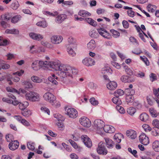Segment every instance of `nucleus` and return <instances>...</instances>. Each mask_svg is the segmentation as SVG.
<instances>
[{
  "instance_id": "28",
  "label": "nucleus",
  "mask_w": 159,
  "mask_h": 159,
  "mask_svg": "<svg viewBox=\"0 0 159 159\" xmlns=\"http://www.w3.org/2000/svg\"><path fill=\"white\" fill-rule=\"evenodd\" d=\"M9 43V41L7 39H4L2 37L0 36V46H6Z\"/></svg>"
},
{
  "instance_id": "54",
  "label": "nucleus",
  "mask_w": 159,
  "mask_h": 159,
  "mask_svg": "<svg viewBox=\"0 0 159 159\" xmlns=\"http://www.w3.org/2000/svg\"><path fill=\"white\" fill-rule=\"evenodd\" d=\"M152 125L155 128H159V121L157 119L153 120L152 122Z\"/></svg>"
},
{
  "instance_id": "55",
  "label": "nucleus",
  "mask_w": 159,
  "mask_h": 159,
  "mask_svg": "<svg viewBox=\"0 0 159 159\" xmlns=\"http://www.w3.org/2000/svg\"><path fill=\"white\" fill-rule=\"evenodd\" d=\"M90 102L93 105H96L98 104V102L94 98H91L89 100Z\"/></svg>"
},
{
  "instance_id": "63",
  "label": "nucleus",
  "mask_w": 159,
  "mask_h": 159,
  "mask_svg": "<svg viewBox=\"0 0 159 159\" xmlns=\"http://www.w3.org/2000/svg\"><path fill=\"white\" fill-rule=\"evenodd\" d=\"M89 87L91 89H95L97 87V85L93 82H91L89 84Z\"/></svg>"
},
{
  "instance_id": "47",
  "label": "nucleus",
  "mask_w": 159,
  "mask_h": 159,
  "mask_svg": "<svg viewBox=\"0 0 159 159\" xmlns=\"http://www.w3.org/2000/svg\"><path fill=\"white\" fill-rule=\"evenodd\" d=\"M151 134L155 136H159V128H155L152 131Z\"/></svg>"
},
{
  "instance_id": "21",
  "label": "nucleus",
  "mask_w": 159,
  "mask_h": 159,
  "mask_svg": "<svg viewBox=\"0 0 159 159\" xmlns=\"http://www.w3.org/2000/svg\"><path fill=\"white\" fill-rule=\"evenodd\" d=\"M123 138V135L120 133L115 134L114 136V140L118 143H120L121 141V138Z\"/></svg>"
},
{
  "instance_id": "39",
  "label": "nucleus",
  "mask_w": 159,
  "mask_h": 159,
  "mask_svg": "<svg viewBox=\"0 0 159 159\" xmlns=\"http://www.w3.org/2000/svg\"><path fill=\"white\" fill-rule=\"evenodd\" d=\"M11 7L13 10H16L19 7V4L17 1L13 2L11 5Z\"/></svg>"
},
{
  "instance_id": "4",
  "label": "nucleus",
  "mask_w": 159,
  "mask_h": 159,
  "mask_svg": "<svg viewBox=\"0 0 159 159\" xmlns=\"http://www.w3.org/2000/svg\"><path fill=\"white\" fill-rule=\"evenodd\" d=\"M97 151L100 154L106 155L107 153V151L105 148L104 144L102 142L99 143Z\"/></svg>"
},
{
  "instance_id": "1",
  "label": "nucleus",
  "mask_w": 159,
  "mask_h": 159,
  "mask_svg": "<svg viewBox=\"0 0 159 159\" xmlns=\"http://www.w3.org/2000/svg\"><path fill=\"white\" fill-rule=\"evenodd\" d=\"M56 70H58L59 75L60 77L65 79L67 81L66 82L72 84H76V81L73 80L74 76L76 75L78 72V70L74 67L69 66L61 65L59 61H51L50 67Z\"/></svg>"
},
{
  "instance_id": "36",
  "label": "nucleus",
  "mask_w": 159,
  "mask_h": 159,
  "mask_svg": "<svg viewBox=\"0 0 159 159\" xmlns=\"http://www.w3.org/2000/svg\"><path fill=\"white\" fill-rule=\"evenodd\" d=\"M120 80L122 82L125 83H129L131 82L130 77L127 75L122 76L121 77Z\"/></svg>"
},
{
  "instance_id": "34",
  "label": "nucleus",
  "mask_w": 159,
  "mask_h": 159,
  "mask_svg": "<svg viewBox=\"0 0 159 159\" xmlns=\"http://www.w3.org/2000/svg\"><path fill=\"white\" fill-rule=\"evenodd\" d=\"M3 61L0 60V70L6 69L9 68L10 65L7 64L3 63Z\"/></svg>"
},
{
  "instance_id": "25",
  "label": "nucleus",
  "mask_w": 159,
  "mask_h": 159,
  "mask_svg": "<svg viewBox=\"0 0 159 159\" xmlns=\"http://www.w3.org/2000/svg\"><path fill=\"white\" fill-rule=\"evenodd\" d=\"M153 149L156 152H159V141L155 140L153 142L152 144Z\"/></svg>"
},
{
  "instance_id": "13",
  "label": "nucleus",
  "mask_w": 159,
  "mask_h": 159,
  "mask_svg": "<svg viewBox=\"0 0 159 159\" xmlns=\"http://www.w3.org/2000/svg\"><path fill=\"white\" fill-rule=\"evenodd\" d=\"M67 18L66 15L65 14H60L58 15L55 18V21L58 24H61Z\"/></svg>"
},
{
  "instance_id": "6",
  "label": "nucleus",
  "mask_w": 159,
  "mask_h": 159,
  "mask_svg": "<svg viewBox=\"0 0 159 159\" xmlns=\"http://www.w3.org/2000/svg\"><path fill=\"white\" fill-rule=\"evenodd\" d=\"M80 124L83 126L89 127L91 126V123L90 120L85 116L81 117L79 120Z\"/></svg>"
},
{
  "instance_id": "14",
  "label": "nucleus",
  "mask_w": 159,
  "mask_h": 159,
  "mask_svg": "<svg viewBox=\"0 0 159 159\" xmlns=\"http://www.w3.org/2000/svg\"><path fill=\"white\" fill-rule=\"evenodd\" d=\"M19 145V142L17 140H14L9 143L8 147L10 150H14L18 148Z\"/></svg>"
},
{
  "instance_id": "48",
  "label": "nucleus",
  "mask_w": 159,
  "mask_h": 159,
  "mask_svg": "<svg viewBox=\"0 0 159 159\" xmlns=\"http://www.w3.org/2000/svg\"><path fill=\"white\" fill-rule=\"evenodd\" d=\"M6 139L7 142H11L13 141V136L11 134H8L6 135Z\"/></svg>"
},
{
  "instance_id": "44",
  "label": "nucleus",
  "mask_w": 159,
  "mask_h": 159,
  "mask_svg": "<svg viewBox=\"0 0 159 159\" xmlns=\"http://www.w3.org/2000/svg\"><path fill=\"white\" fill-rule=\"evenodd\" d=\"M2 20H5L7 21L11 18V15L10 14H7L1 16Z\"/></svg>"
},
{
  "instance_id": "53",
  "label": "nucleus",
  "mask_w": 159,
  "mask_h": 159,
  "mask_svg": "<svg viewBox=\"0 0 159 159\" xmlns=\"http://www.w3.org/2000/svg\"><path fill=\"white\" fill-rule=\"evenodd\" d=\"M149 77L150 80L152 82L156 80L157 79V77L156 75L153 73H151L149 75Z\"/></svg>"
},
{
  "instance_id": "60",
  "label": "nucleus",
  "mask_w": 159,
  "mask_h": 159,
  "mask_svg": "<svg viewBox=\"0 0 159 159\" xmlns=\"http://www.w3.org/2000/svg\"><path fill=\"white\" fill-rule=\"evenodd\" d=\"M127 13L128 15L132 17H133L135 15V12L131 10H128Z\"/></svg>"
},
{
  "instance_id": "32",
  "label": "nucleus",
  "mask_w": 159,
  "mask_h": 159,
  "mask_svg": "<svg viewBox=\"0 0 159 159\" xmlns=\"http://www.w3.org/2000/svg\"><path fill=\"white\" fill-rule=\"evenodd\" d=\"M136 111V109L133 107H129L127 110V113L131 116H133Z\"/></svg>"
},
{
  "instance_id": "46",
  "label": "nucleus",
  "mask_w": 159,
  "mask_h": 159,
  "mask_svg": "<svg viewBox=\"0 0 159 159\" xmlns=\"http://www.w3.org/2000/svg\"><path fill=\"white\" fill-rule=\"evenodd\" d=\"M44 14L47 16H55L57 15L58 13L57 11L54 12L53 13H51L48 11H45L44 12Z\"/></svg>"
},
{
  "instance_id": "33",
  "label": "nucleus",
  "mask_w": 159,
  "mask_h": 159,
  "mask_svg": "<svg viewBox=\"0 0 159 159\" xmlns=\"http://www.w3.org/2000/svg\"><path fill=\"white\" fill-rule=\"evenodd\" d=\"M36 25L43 28H45L47 26L48 24L45 20H43L42 21H40L37 22Z\"/></svg>"
},
{
  "instance_id": "22",
  "label": "nucleus",
  "mask_w": 159,
  "mask_h": 159,
  "mask_svg": "<svg viewBox=\"0 0 159 159\" xmlns=\"http://www.w3.org/2000/svg\"><path fill=\"white\" fill-rule=\"evenodd\" d=\"M29 51L31 53L39 52L40 51L39 48L36 45H32L30 47ZM40 51L42 52V50Z\"/></svg>"
},
{
  "instance_id": "20",
  "label": "nucleus",
  "mask_w": 159,
  "mask_h": 159,
  "mask_svg": "<svg viewBox=\"0 0 159 159\" xmlns=\"http://www.w3.org/2000/svg\"><path fill=\"white\" fill-rule=\"evenodd\" d=\"M96 46L95 41L93 39H91L87 44L88 48L92 50L94 49Z\"/></svg>"
},
{
  "instance_id": "8",
  "label": "nucleus",
  "mask_w": 159,
  "mask_h": 159,
  "mask_svg": "<svg viewBox=\"0 0 159 159\" xmlns=\"http://www.w3.org/2000/svg\"><path fill=\"white\" fill-rule=\"evenodd\" d=\"M139 139L141 143L144 145H147L149 143V138L144 133L142 134L139 136Z\"/></svg>"
},
{
  "instance_id": "10",
  "label": "nucleus",
  "mask_w": 159,
  "mask_h": 159,
  "mask_svg": "<svg viewBox=\"0 0 159 159\" xmlns=\"http://www.w3.org/2000/svg\"><path fill=\"white\" fill-rule=\"evenodd\" d=\"M98 33L105 38L109 39L110 34L105 29L100 28L97 29Z\"/></svg>"
},
{
  "instance_id": "30",
  "label": "nucleus",
  "mask_w": 159,
  "mask_h": 159,
  "mask_svg": "<svg viewBox=\"0 0 159 159\" xmlns=\"http://www.w3.org/2000/svg\"><path fill=\"white\" fill-rule=\"evenodd\" d=\"M21 113L23 116L25 117H29L32 114L31 111L27 109H25L24 110L22 111Z\"/></svg>"
},
{
  "instance_id": "31",
  "label": "nucleus",
  "mask_w": 159,
  "mask_h": 159,
  "mask_svg": "<svg viewBox=\"0 0 159 159\" xmlns=\"http://www.w3.org/2000/svg\"><path fill=\"white\" fill-rule=\"evenodd\" d=\"M78 14L82 17L90 16L91 15L90 13L84 10L80 11Z\"/></svg>"
},
{
  "instance_id": "43",
  "label": "nucleus",
  "mask_w": 159,
  "mask_h": 159,
  "mask_svg": "<svg viewBox=\"0 0 159 159\" xmlns=\"http://www.w3.org/2000/svg\"><path fill=\"white\" fill-rule=\"evenodd\" d=\"M39 62L38 61H35L33 62L32 64V67L34 70H37L39 69L38 66Z\"/></svg>"
},
{
  "instance_id": "9",
  "label": "nucleus",
  "mask_w": 159,
  "mask_h": 159,
  "mask_svg": "<svg viewBox=\"0 0 159 159\" xmlns=\"http://www.w3.org/2000/svg\"><path fill=\"white\" fill-rule=\"evenodd\" d=\"M63 39L62 37L59 35H54L51 38V42L54 44H58L60 43Z\"/></svg>"
},
{
  "instance_id": "57",
  "label": "nucleus",
  "mask_w": 159,
  "mask_h": 159,
  "mask_svg": "<svg viewBox=\"0 0 159 159\" xmlns=\"http://www.w3.org/2000/svg\"><path fill=\"white\" fill-rule=\"evenodd\" d=\"M53 106L56 107H59L60 106V103L59 101H54L53 102L50 103Z\"/></svg>"
},
{
  "instance_id": "27",
  "label": "nucleus",
  "mask_w": 159,
  "mask_h": 159,
  "mask_svg": "<svg viewBox=\"0 0 159 159\" xmlns=\"http://www.w3.org/2000/svg\"><path fill=\"white\" fill-rule=\"evenodd\" d=\"M50 62L47 61H40L39 62V66L42 67L49 68L50 67Z\"/></svg>"
},
{
  "instance_id": "56",
  "label": "nucleus",
  "mask_w": 159,
  "mask_h": 159,
  "mask_svg": "<svg viewBox=\"0 0 159 159\" xmlns=\"http://www.w3.org/2000/svg\"><path fill=\"white\" fill-rule=\"evenodd\" d=\"M69 142L70 143L72 146L75 149L78 148V147L76 143L74 141L70 139L69 140Z\"/></svg>"
},
{
  "instance_id": "42",
  "label": "nucleus",
  "mask_w": 159,
  "mask_h": 159,
  "mask_svg": "<svg viewBox=\"0 0 159 159\" xmlns=\"http://www.w3.org/2000/svg\"><path fill=\"white\" fill-rule=\"evenodd\" d=\"M31 79L34 82L40 83L42 82V79L36 76H32L31 78Z\"/></svg>"
},
{
  "instance_id": "64",
  "label": "nucleus",
  "mask_w": 159,
  "mask_h": 159,
  "mask_svg": "<svg viewBox=\"0 0 159 159\" xmlns=\"http://www.w3.org/2000/svg\"><path fill=\"white\" fill-rule=\"evenodd\" d=\"M24 72V70H21L20 71H18L13 73V75H17L19 76H20L23 74Z\"/></svg>"
},
{
  "instance_id": "16",
  "label": "nucleus",
  "mask_w": 159,
  "mask_h": 159,
  "mask_svg": "<svg viewBox=\"0 0 159 159\" xmlns=\"http://www.w3.org/2000/svg\"><path fill=\"white\" fill-rule=\"evenodd\" d=\"M103 129L105 132L109 133H114L115 131V128L113 127L108 125H104Z\"/></svg>"
},
{
  "instance_id": "61",
  "label": "nucleus",
  "mask_w": 159,
  "mask_h": 159,
  "mask_svg": "<svg viewBox=\"0 0 159 159\" xmlns=\"http://www.w3.org/2000/svg\"><path fill=\"white\" fill-rule=\"evenodd\" d=\"M68 41L69 44H74L75 42V40L72 37H69L68 39Z\"/></svg>"
},
{
  "instance_id": "62",
  "label": "nucleus",
  "mask_w": 159,
  "mask_h": 159,
  "mask_svg": "<svg viewBox=\"0 0 159 159\" xmlns=\"http://www.w3.org/2000/svg\"><path fill=\"white\" fill-rule=\"evenodd\" d=\"M116 108L120 113L123 114L125 113V111L123 107L118 106Z\"/></svg>"
},
{
  "instance_id": "38",
  "label": "nucleus",
  "mask_w": 159,
  "mask_h": 159,
  "mask_svg": "<svg viewBox=\"0 0 159 159\" xmlns=\"http://www.w3.org/2000/svg\"><path fill=\"white\" fill-rule=\"evenodd\" d=\"M54 116L56 118L58 121H63L64 120V118L61 115L59 114H54Z\"/></svg>"
},
{
  "instance_id": "17",
  "label": "nucleus",
  "mask_w": 159,
  "mask_h": 159,
  "mask_svg": "<svg viewBox=\"0 0 159 159\" xmlns=\"http://www.w3.org/2000/svg\"><path fill=\"white\" fill-rule=\"evenodd\" d=\"M105 140L107 148L111 149L113 148L115 144L113 141L108 138H105Z\"/></svg>"
},
{
  "instance_id": "5",
  "label": "nucleus",
  "mask_w": 159,
  "mask_h": 159,
  "mask_svg": "<svg viewBox=\"0 0 159 159\" xmlns=\"http://www.w3.org/2000/svg\"><path fill=\"white\" fill-rule=\"evenodd\" d=\"M44 99L50 103L53 102L56 100V97L52 94L47 92L43 96Z\"/></svg>"
},
{
  "instance_id": "45",
  "label": "nucleus",
  "mask_w": 159,
  "mask_h": 159,
  "mask_svg": "<svg viewBox=\"0 0 159 159\" xmlns=\"http://www.w3.org/2000/svg\"><path fill=\"white\" fill-rule=\"evenodd\" d=\"M110 31L115 38H118L120 36V33L114 29L111 30Z\"/></svg>"
},
{
  "instance_id": "49",
  "label": "nucleus",
  "mask_w": 159,
  "mask_h": 159,
  "mask_svg": "<svg viewBox=\"0 0 159 159\" xmlns=\"http://www.w3.org/2000/svg\"><path fill=\"white\" fill-rule=\"evenodd\" d=\"M134 99L133 95H127L126 98V100L128 103H131L133 102Z\"/></svg>"
},
{
  "instance_id": "29",
  "label": "nucleus",
  "mask_w": 159,
  "mask_h": 159,
  "mask_svg": "<svg viewBox=\"0 0 159 159\" xmlns=\"http://www.w3.org/2000/svg\"><path fill=\"white\" fill-rule=\"evenodd\" d=\"M5 33L7 34H19V30L16 29H7L5 31Z\"/></svg>"
},
{
  "instance_id": "40",
  "label": "nucleus",
  "mask_w": 159,
  "mask_h": 159,
  "mask_svg": "<svg viewBox=\"0 0 159 159\" xmlns=\"http://www.w3.org/2000/svg\"><path fill=\"white\" fill-rule=\"evenodd\" d=\"M124 93V91L122 89H119L116 90L114 93V96L118 97L123 95Z\"/></svg>"
},
{
  "instance_id": "37",
  "label": "nucleus",
  "mask_w": 159,
  "mask_h": 159,
  "mask_svg": "<svg viewBox=\"0 0 159 159\" xmlns=\"http://www.w3.org/2000/svg\"><path fill=\"white\" fill-rule=\"evenodd\" d=\"M125 92L126 95H133L135 93V91L133 89H126Z\"/></svg>"
},
{
  "instance_id": "12",
  "label": "nucleus",
  "mask_w": 159,
  "mask_h": 159,
  "mask_svg": "<svg viewBox=\"0 0 159 159\" xmlns=\"http://www.w3.org/2000/svg\"><path fill=\"white\" fill-rule=\"evenodd\" d=\"M82 63L87 66H92L95 65V62L90 58H85L83 60Z\"/></svg>"
},
{
  "instance_id": "18",
  "label": "nucleus",
  "mask_w": 159,
  "mask_h": 159,
  "mask_svg": "<svg viewBox=\"0 0 159 159\" xmlns=\"http://www.w3.org/2000/svg\"><path fill=\"white\" fill-rule=\"evenodd\" d=\"M117 86V85L115 81H111L107 85V88L110 90L115 89Z\"/></svg>"
},
{
  "instance_id": "41",
  "label": "nucleus",
  "mask_w": 159,
  "mask_h": 159,
  "mask_svg": "<svg viewBox=\"0 0 159 159\" xmlns=\"http://www.w3.org/2000/svg\"><path fill=\"white\" fill-rule=\"evenodd\" d=\"M112 99V102L115 104L117 105H119L121 103V101L120 100L119 98L118 97L115 96Z\"/></svg>"
},
{
  "instance_id": "58",
  "label": "nucleus",
  "mask_w": 159,
  "mask_h": 159,
  "mask_svg": "<svg viewBox=\"0 0 159 159\" xmlns=\"http://www.w3.org/2000/svg\"><path fill=\"white\" fill-rule=\"evenodd\" d=\"M41 110L43 112L47 113L48 115L50 114V111L49 109L46 107H41Z\"/></svg>"
},
{
  "instance_id": "2",
  "label": "nucleus",
  "mask_w": 159,
  "mask_h": 159,
  "mask_svg": "<svg viewBox=\"0 0 159 159\" xmlns=\"http://www.w3.org/2000/svg\"><path fill=\"white\" fill-rule=\"evenodd\" d=\"M25 98L27 100L33 102L39 101L40 99L39 95L34 92L27 93L25 94Z\"/></svg>"
},
{
  "instance_id": "24",
  "label": "nucleus",
  "mask_w": 159,
  "mask_h": 159,
  "mask_svg": "<svg viewBox=\"0 0 159 159\" xmlns=\"http://www.w3.org/2000/svg\"><path fill=\"white\" fill-rule=\"evenodd\" d=\"M56 79L57 80V77L55 75H52V76H49L48 77V80L50 82L53 84L57 85L58 82Z\"/></svg>"
},
{
  "instance_id": "35",
  "label": "nucleus",
  "mask_w": 159,
  "mask_h": 159,
  "mask_svg": "<svg viewBox=\"0 0 159 159\" xmlns=\"http://www.w3.org/2000/svg\"><path fill=\"white\" fill-rule=\"evenodd\" d=\"M89 35L91 37L94 38H97L98 36V34L97 32L95 30H93L89 32Z\"/></svg>"
},
{
  "instance_id": "15",
  "label": "nucleus",
  "mask_w": 159,
  "mask_h": 159,
  "mask_svg": "<svg viewBox=\"0 0 159 159\" xmlns=\"http://www.w3.org/2000/svg\"><path fill=\"white\" fill-rule=\"evenodd\" d=\"M29 36L32 39L36 40H41L43 38V36L42 35L34 33H30Z\"/></svg>"
},
{
  "instance_id": "51",
  "label": "nucleus",
  "mask_w": 159,
  "mask_h": 159,
  "mask_svg": "<svg viewBox=\"0 0 159 159\" xmlns=\"http://www.w3.org/2000/svg\"><path fill=\"white\" fill-rule=\"evenodd\" d=\"M20 16L17 15L14 16L11 19V22L15 23H17L20 20Z\"/></svg>"
},
{
  "instance_id": "52",
  "label": "nucleus",
  "mask_w": 159,
  "mask_h": 159,
  "mask_svg": "<svg viewBox=\"0 0 159 159\" xmlns=\"http://www.w3.org/2000/svg\"><path fill=\"white\" fill-rule=\"evenodd\" d=\"M67 52L68 54L72 57H74L75 55V52L71 48H67Z\"/></svg>"
},
{
  "instance_id": "50",
  "label": "nucleus",
  "mask_w": 159,
  "mask_h": 159,
  "mask_svg": "<svg viewBox=\"0 0 159 159\" xmlns=\"http://www.w3.org/2000/svg\"><path fill=\"white\" fill-rule=\"evenodd\" d=\"M25 87L27 89L32 88L33 86L30 82L29 81H24L23 82Z\"/></svg>"
},
{
  "instance_id": "7",
  "label": "nucleus",
  "mask_w": 159,
  "mask_h": 159,
  "mask_svg": "<svg viewBox=\"0 0 159 159\" xmlns=\"http://www.w3.org/2000/svg\"><path fill=\"white\" fill-rule=\"evenodd\" d=\"M82 141L85 145L88 148H90L92 146V143L90 139L87 135H84L81 137Z\"/></svg>"
},
{
  "instance_id": "59",
  "label": "nucleus",
  "mask_w": 159,
  "mask_h": 159,
  "mask_svg": "<svg viewBox=\"0 0 159 159\" xmlns=\"http://www.w3.org/2000/svg\"><path fill=\"white\" fill-rule=\"evenodd\" d=\"M129 40L131 42L134 43H135V44L137 45H139V43L137 40L134 37H130L129 38Z\"/></svg>"
},
{
  "instance_id": "19",
  "label": "nucleus",
  "mask_w": 159,
  "mask_h": 159,
  "mask_svg": "<svg viewBox=\"0 0 159 159\" xmlns=\"http://www.w3.org/2000/svg\"><path fill=\"white\" fill-rule=\"evenodd\" d=\"M126 135L132 139H135L137 137L136 133L134 130L127 131Z\"/></svg>"
},
{
  "instance_id": "23",
  "label": "nucleus",
  "mask_w": 159,
  "mask_h": 159,
  "mask_svg": "<svg viewBox=\"0 0 159 159\" xmlns=\"http://www.w3.org/2000/svg\"><path fill=\"white\" fill-rule=\"evenodd\" d=\"M84 20L87 21L89 24L94 27H95L97 25V22L91 18H85Z\"/></svg>"
},
{
  "instance_id": "26",
  "label": "nucleus",
  "mask_w": 159,
  "mask_h": 159,
  "mask_svg": "<svg viewBox=\"0 0 159 159\" xmlns=\"http://www.w3.org/2000/svg\"><path fill=\"white\" fill-rule=\"evenodd\" d=\"M148 118L149 116L146 113H142L140 115V119L142 121H146Z\"/></svg>"
},
{
  "instance_id": "11",
  "label": "nucleus",
  "mask_w": 159,
  "mask_h": 159,
  "mask_svg": "<svg viewBox=\"0 0 159 159\" xmlns=\"http://www.w3.org/2000/svg\"><path fill=\"white\" fill-rule=\"evenodd\" d=\"M104 122L100 120H96L94 122V127L98 130L102 129L104 126Z\"/></svg>"
},
{
  "instance_id": "3",
  "label": "nucleus",
  "mask_w": 159,
  "mask_h": 159,
  "mask_svg": "<svg viewBox=\"0 0 159 159\" xmlns=\"http://www.w3.org/2000/svg\"><path fill=\"white\" fill-rule=\"evenodd\" d=\"M67 114L70 117L73 118H76L78 116L77 110L73 108L66 107L65 108Z\"/></svg>"
}]
</instances>
